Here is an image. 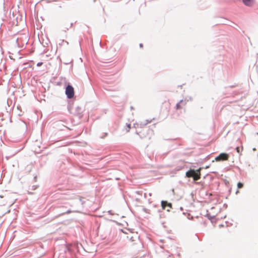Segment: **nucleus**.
I'll return each instance as SVG.
<instances>
[{
    "instance_id": "obj_1",
    "label": "nucleus",
    "mask_w": 258,
    "mask_h": 258,
    "mask_svg": "<svg viewBox=\"0 0 258 258\" xmlns=\"http://www.w3.org/2000/svg\"><path fill=\"white\" fill-rule=\"evenodd\" d=\"M186 175L188 177H192L194 180H198L201 177L200 170L195 171L194 170H189L186 173Z\"/></svg>"
},
{
    "instance_id": "obj_2",
    "label": "nucleus",
    "mask_w": 258,
    "mask_h": 258,
    "mask_svg": "<svg viewBox=\"0 0 258 258\" xmlns=\"http://www.w3.org/2000/svg\"><path fill=\"white\" fill-rule=\"evenodd\" d=\"M66 94L68 98L71 99L74 95V90L73 87L71 85H68L66 89Z\"/></svg>"
},
{
    "instance_id": "obj_3",
    "label": "nucleus",
    "mask_w": 258,
    "mask_h": 258,
    "mask_svg": "<svg viewBox=\"0 0 258 258\" xmlns=\"http://www.w3.org/2000/svg\"><path fill=\"white\" fill-rule=\"evenodd\" d=\"M229 157V155L227 153H221L218 156L215 158V160L218 162L221 161H226L228 160Z\"/></svg>"
},
{
    "instance_id": "obj_4",
    "label": "nucleus",
    "mask_w": 258,
    "mask_h": 258,
    "mask_svg": "<svg viewBox=\"0 0 258 258\" xmlns=\"http://www.w3.org/2000/svg\"><path fill=\"white\" fill-rule=\"evenodd\" d=\"M148 128L147 127H144L142 130V131H137L136 134L139 135L141 138H144L146 137V134H147Z\"/></svg>"
},
{
    "instance_id": "obj_5",
    "label": "nucleus",
    "mask_w": 258,
    "mask_h": 258,
    "mask_svg": "<svg viewBox=\"0 0 258 258\" xmlns=\"http://www.w3.org/2000/svg\"><path fill=\"white\" fill-rule=\"evenodd\" d=\"M161 206L163 209L165 210L166 209V206L169 207L170 208H171L172 205L171 203H167V201H162L161 202Z\"/></svg>"
},
{
    "instance_id": "obj_6",
    "label": "nucleus",
    "mask_w": 258,
    "mask_h": 258,
    "mask_svg": "<svg viewBox=\"0 0 258 258\" xmlns=\"http://www.w3.org/2000/svg\"><path fill=\"white\" fill-rule=\"evenodd\" d=\"M254 2V0H243V3L247 6H251Z\"/></svg>"
},
{
    "instance_id": "obj_7",
    "label": "nucleus",
    "mask_w": 258,
    "mask_h": 258,
    "mask_svg": "<svg viewBox=\"0 0 258 258\" xmlns=\"http://www.w3.org/2000/svg\"><path fill=\"white\" fill-rule=\"evenodd\" d=\"M127 238L128 239V240L130 241V242H135L137 239V237L136 236V237H134L132 235V234H131V235L130 236H127Z\"/></svg>"
},
{
    "instance_id": "obj_8",
    "label": "nucleus",
    "mask_w": 258,
    "mask_h": 258,
    "mask_svg": "<svg viewBox=\"0 0 258 258\" xmlns=\"http://www.w3.org/2000/svg\"><path fill=\"white\" fill-rule=\"evenodd\" d=\"M134 127L138 129L142 128L141 124H139L138 123L135 124Z\"/></svg>"
},
{
    "instance_id": "obj_9",
    "label": "nucleus",
    "mask_w": 258,
    "mask_h": 258,
    "mask_svg": "<svg viewBox=\"0 0 258 258\" xmlns=\"http://www.w3.org/2000/svg\"><path fill=\"white\" fill-rule=\"evenodd\" d=\"M131 124H128L126 126V132H128L130 131V130L131 129Z\"/></svg>"
},
{
    "instance_id": "obj_10",
    "label": "nucleus",
    "mask_w": 258,
    "mask_h": 258,
    "mask_svg": "<svg viewBox=\"0 0 258 258\" xmlns=\"http://www.w3.org/2000/svg\"><path fill=\"white\" fill-rule=\"evenodd\" d=\"M238 187L239 188H240L242 187V183L241 182H238Z\"/></svg>"
},
{
    "instance_id": "obj_11",
    "label": "nucleus",
    "mask_w": 258,
    "mask_h": 258,
    "mask_svg": "<svg viewBox=\"0 0 258 258\" xmlns=\"http://www.w3.org/2000/svg\"><path fill=\"white\" fill-rule=\"evenodd\" d=\"M176 107L177 109H180L181 108L179 103L176 104Z\"/></svg>"
},
{
    "instance_id": "obj_12",
    "label": "nucleus",
    "mask_w": 258,
    "mask_h": 258,
    "mask_svg": "<svg viewBox=\"0 0 258 258\" xmlns=\"http://www.w3.org/2000/svg\"><path fill=\"white\" fill-rule=\"evenodd\" d=\"M236 151H237V152L238 153H240V148H239V147H237L236 148Z\"/></svg>"
},
{
    "instance_id": "obj_13",
    "label": "nucleus",
    "mask_w": 258,
    "mask_h": 258,
    "mask_svg": "<svg viewBox=\"0 0 258 258\" xmlns=\"http://www.w3.org/2000/svg\"><path fill=\"white\" fill-rule=\"evenodd\" d=\"M42 62H38L37 65V66L40 67L42 64Z\"/></svg>"
},
{
    "instance_id": "obj_14",
    "label": "nucleus",
    "mask_w": 258,
    "mask_h": 258,
    "mask_svg": "<svg viewBox=\"0 0 258 258\" xmlns=\"http://www.w3.org/2000/svg\"><path fill=\"white\" fill-rule=\"evenodd\" d=\"M140 47L142 48V47H143V44L141 43V44H140Z\"/></svg>"
}]
</instances>
